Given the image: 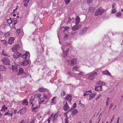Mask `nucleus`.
Segmentation results:
<instances>
[{
	"mask_svg": "<svg viewBox=\"0 0 123 123\" xmlns=\"http://www.w3.org/2000/svg\"><path fill=\"white\" fill-rule=\"evenodd\" d=\"M81 27V26H78L77 25H75L73 26L72 28V29L74 31H77Z\"/></svg>",
	"mask_w": 123,
	"mask_h": 123,
	"instance_id": "12",
	"label": "nucleus"
},
{
	"mask_svg": "<svg viewBox=\"0 0 123 123\" xmlns=\"http://www.w3.org/2000/svg\"><path fill=\"white\" fill-rule=\"evenodd\" d=\"M80 21V18L78 16H77L75 18V23L77 25H78Z\"/></svg>",
	"mask_w": 123,
	"mask_h": 123,
	"instance_id": "17",
	"label": "nucleus"
},
{
	"mask_svg": "<svg viewBox=\"0 0 123 123\" xmlns=\"http://www.w3.org/2000/svg\"><path fill=\"white\" fill-rule=\"evenodd\" d=\"M22 104L23 105H28V103L26 100H25L22 102Z\"/></svg>",
	"mask_w": 123,
	"mask_h": 123,
	"instance_id": "33",
	"label": "nucleus"
},
{
	"mask_svg": "<svg viewBox=\"0 0 123 123\" xmlns=\"http://www.w3.org/2000/svg\"><path fill=\"white\" fill-rule=\"evenodd\" d=\"M105 11V9L102 8H99L97 9L95 12V16L100 15Z\"/></svg>",
	"mask_w": 123,
	"mask_h": 123,
	"instance_id": "1",
	"label": "nucleus"
},
{
	"mask_svg": "<svg viewBox=\"0 0 123 123\" xmlns=\"http://www.w3.org/2000/svg\"><path fill=\"white\" fill-rule=\"evenodd\" d=\"M117 10H116V8H112V13L114 14L116 12Z\"/></svg>",
	"mask_w": 123,
	"mask_h": 123,
	"instance_id": "39",
	"label": "nucleus"
},
{
	"mask_svg": "<svg viewBox=\"0 0 123 123\" xmlns=\"http://www.w3.org/2000/svg\"><path fill=\"white\" fill-rule=\"evenodd\" d=\"M10 36V34L8 32L6 33L5 35V37H9Z\"/></svg>",
	"mask_w": 123,
	"mask_h": 123,
	"instance_id": "41",
	"label": "nucleus"
},
{
	"mask_svg": "<svg viewBox=\"0 0 123 123\" xmlns=\"http://www.w3.org/2000/svg\"><path fill=\"white\" fill-rule=\"evenodd\" d=\"M26 111V109L25 108H23L18 112V113H20L21 115L24 114Z\"/></svg>",
	"mask_w": 123,
	"mask_h": 123,
	"instance_id": "10",
	"label": "nucleus"
},
{
	"mask_svg": "<svg viewBox=\"0 0 123 123\" xmlns=\"http://www.w3.org/2000/svg\"><path fill=\"white\" fill-rule=\"evenodd\" d=\"M116 4L115 3H114L112 4V8H116Z\"/></svg>",
	"mask_w": 123,
	"mask_h": 123,
	"instance_id": "42",
	"label": "nucleus"
},
{
	"mask_svg": "<svg viewBox=\"0 0 123 123\" xmlns=\"http://www.w3.org/2000/svg\"><path fill=\"white\" fill-rule=\"evenodd\" d=\"M79 104L82 107H84V105H83L81 103V101H80L79 102Z\"/></svg>",
	"mask_w": 123,
	"mask_h": 123,
	"instance_id": "47",
	"label": "nucleus"
},
{
	"mask_svg": "<svg viewBox=\"0 0 123 123\" xmlns=\"http://www.w3.org/2000/svg\"><path fill=\"white\" fill-rule=\"evenodd\" d=\"M66 93L64 91H62V93H61V95L62 96H63L65 95Z\"/></svg>",
	"mask_w": 123,
	"mask_h": 123,
	"instance_id": "46",
	"label": "nucleus"
},
{
	"mask_svg": "<svg viewBox=\"0 0 123 123\" xmlns=\"http://www.w3.org/2000/svg\"><path fill=\"white\" fill-rule=\"evenodd\" d=\"M31 104H32V106L31 107V108H32L31 111L32 112H35L37 111V109L39 107V106H36L35 107L33 108L34 106L32 104V103H30Z\"/></svg>",
	"mask_w": 123,
	"mask_h": 123,
	"instance_id": "9",
	"label": "nucleus"
},
{
	"mask_svg": "<svg viewBox=\"0 0 123 123\" xmlns=\"http://www.w3.org/2000/svg\"><path fill=\"white\" fill-rule=\"evenodd\" d=\"M22 55L21 53L17 52L14 54L13 55V57L14 59H16L20 57Z\"/></svg>",
	"mask_w": 123,
	"mask_h": 123,
	"instance_id": "7",
	"label": "nucleus"
},
{
	"mask_svg": "<svg viewBox=\"0 0 123 123\" xmlns=\"http://www.w3.org/2000/svg\"><path fill=\"white\" fill-rule=\"evenodd\" d=\"M19 123H25V120H23L20 122Z\"/></svg>",
	"mask_w": 123,
	"mask_h": 123,
	"instance_id": "50",
	"label": "nucleus"
},
{
	"mask_svg": "<svg viewBox=\"0 0 123 123\" xmlns=\"http://www.w3.org/2000/svg\"><path fill=\"white\" fill-rule=\"evenodd\" d=\"M6 68L5 66L2 65L0 66V71H5Z\"/></svg>",
	"mask_w": 123,
	"mask_h": 123,
	"instance_id": "29",
	"label": "nucleus"
},
{
	"mask_svg": "<svg viewBox=\"0 0 123 123\" xmlns=\"http://www.w3.org/2000/svg\"><path fill=\"white\" fill-rule=\"evenodd\" d=\"M68 117H66L65 119V121H68Z\"/></svg>",
	"mask_w": 123,
	"mask_h": 123,
	"instance_id": "57",
	"label": "nucleus"
},
{
	"mask_svg": "<svg viewBox=\"0 0 123 123\" xmlns=\"http://www.w3.org/2000/svg\"><path fill=\"white\" fill-rule=\"evenodd\" d=\"M41 95V94L39 93L35 94L34 95V98L36 99H38L40 98Z\"/></svg>",
	"mask_w": 123,
	"mask_h": 123,
	"instance_id": "22",
	"label": "nucleus"
},
{
	"mask_svg": "<svg viewBox=\"0 0 123 123\" xmlns=\"http://www.w3.org/2000/svg\"><path fill=\"white\" fill-rule=\"evenodd\" d=\"M93 0H86L87 3L88 4H90L92 3Z\"/></svg>",
	"mask_w": 123,
	"mask_h": 123,
	"instance_id": "40",
	"label": "nucleus"
},
{
	"mask_svg": "<svg viewBox=\"0 0 123 123\" xmlns=\"http://www.w3.org/2000/svg\"><path fill=\"white\" fill-rule=\"evenodd\" d=\"M79 68V67L78 66H74L72 68L71 70L73 71L74 72L75 71H78Z\"/></svg>",
	"mask_w": 123,
	"mask_h": 123,
	"instance_id": "23",
	"label": "nucleus"
},
{
	"mask_svg": "<svg viewBox=\"0 0 123 123\" xmlns=\"http://www.w3.org/2000/svg\"><path fill=\"white\" fill-rule=\"evenodd\" d=\"M29 63V62L28 60H26L24 61H23L21 63V65L23 66H26Z\"/></svg>",
	"mask_w": 123,
	"mask_h": 123,
	"instance_id": "15",
	"label": "nucleus"
},
{
	"mask_svg": "<svg viewBox=\"0 0 123 123\" xmlns=\"http://www.w3.org/2000/svg\"><path fill=\"white\" fill-rule=\"evenodd\" d=\"M44 101V99L43 98H41L39 100V104H40L41 103L43 102Z\"/></svg>",
	"mask_w": 123,
	"mask_h": 123,
	"instance_id": "35",
	"label": "nucleus"
},
{
	"mask_svg": "<svg viewBox=\"0 0 123 123\" xmlns=\"http://www.w3.org/2000/svg\"><path fill=\"white\" fill-rule=\"evenodd\" d=\"M89 95V99L91 100L95 97L96 95V93H95Z\"/></svg>",
	"mask_w": 123,
	"mask_h": 123,
	"instance_id": "26",
	"label": "nucleus"
},
{
	"mask_svg": "<svg viewBox=\"0 0 123 123\" xmlns=\"http://www.w3.org/2000/svg\"><path fill=\"white\" fill-rule=\"evenodd\" d=\"M119 117L117 119V121L116 123H119Z\"/></svg>",
	"mask_w": 123,
	"mask_h": 123,
	"instance_id": "56",
	"label": "nucleus"
},
{
	"mask_svg": "<svg viewBox=\"0 0 123 123\" xmlns=\"http://www.w3.org/2000/svg\"><path fill=\"white\" fill-rule=\"evenodd\" d=\"M109 99H110V98L108 97H107V100L106 101L109 102Z\"/></svg>",
	"mask_w": 123,
	"mask_h": 123,
	"instance_id": "64",
	"label": "nucleus"
},
{
	"mask_svg": "<svg viewBox=\"0 0 123 123\" xmlns=\"http://www.w3.org/2000/svg\"><path fill=\"white\" fill-rule=\"evenodd\" d=\"M12 112L11 111H8L7 112L5 113L4 114V115L5 116H7L9 117L11 116H12Z\"/></svg>",
	"mask_w": 123,
	"mask_h": 123,
	"instance_id": "18",
	"label": "nucleus"
},
{
	"mask_svg": "<svg viewBox=\"0 0 123 123\" xmlns=\"http://www.w3.org/2000/svg\"><path fill=\"white\" fill-rule=\"evenodd\" d=\"M30 0H24V1H25L27 2V3H29V1Z\"/></svg>",
	"mask_w": 123,
	"mask_h": 123,
	"instance_id": "60",
	"label": "nucleus"
},
{
	"mask_svg": "<svg viewBox=\"0 0 123 123\" xmlns=\"http://www.w3.org/2000/svg\"><path fill=\"white\" fill-rule=\"evenodd\" d=\"M87 29L86 27H84L83 28L82 30H81L79 33V34L80 35H82L84 33L87 31Z\"/></svg>",
	"mask_w": 123,
	"mask_h": 123,
	"instance_id": "11",
	"label": "nucleus"
},
{
	"mask_svg": "<svg viewBox=\"0 0 123 123\" xmlns=\"http://www.w3.org/2000/svg\"><path fill=\"white\" fill-rule=\"evenodd\" d=\"M105 82H103L101 81H99L96 84L97 86V87H102V85H105Z\"/></svg>",
	"mask_w": 123,
	"mask_h": 123,
	"instance_id": "8",
	"label": "nucleus"
},
{
	"mask_svg": "<svg viewBox=\"0 0 123 123\" xmlns=\"http://www.w3.org/2000/svg\"><path fill=\"white\" fill-rule=\"evenodd\" d=\"M114 105V104L113 103H112L111 104L110 106L109 109L112 108L113 107V106Z\"/></svg>",
	"mask_w": 123,
	"mask_h": 123,
	"instance_id": "49",
	"label": "nucleus"
},
{
	"mask_svg": "<svg viewBox=\"0 0 123 123\" xmlns=\"http://www.w3.org/2000/svg\"><path fill=\"white\" fill-rule=\"evenodd\" d=\"M17 110L16 109H15V110H14V112H13V113L15 114L17 112Z\"/></svg>",
	"mask_w": 123,
	"mask_h": 123,
	"instance_id": "53",
	"label": "nucleus"
},
{
	"mask_svg": "<svg viewBox=\"0 0 123 123\" xmlns=\"http://www.w3.org/2000/svg\"><path fill=\"white\" fill-rule=\"evenodd\" d=\"M68 101V103L69 104H71V101L72 100V95L71 94H69L65 98Z\"/></svg>",
	"mask_w": 123,
	"mask_h": 123,
	"instance_id": "6",
	"label": "nucleus"
},
{
	"mask_svg": "<svg viewBox=\"0 0 123 123\" xmlns=\"http://www.w3.org/2000/svg\"><path fill=\"white\" fill-rule=\"evenodd\" d=\"M84 73L82 72H80V73H78L77 74L79 75H82L84 74Z\"/></svg>",
	"mask_w": 123,
	"mask_h": 123,
	"instance_id": "45",
	"label": "nucleus"
},
{
	"mask_svg": "<svg viewBox=\"0 0 123 123\" xmlns=\"http://www.w3.org/2000/svg\"><path fill=\"white\" fill-rule=\"evenodd\" d=\"M22 57L24 59H26L27 58V57H26V56L24 54L22 56Z\"/></svg>",
	"mask_w": 123,
	"mask_h": 123,
	"instance_id": "43",
	"label": "nucleus"
},
{
	"mask_svg": "<svg viewBox=\"0 0 123 123\" xmlns=\"http://www.w3.org/2000/svg\"><path fill=\"white\" fill-rule=\"evenodd\" d=\"M19 71L18 73L17 74L18 75H19L22 74L24 72V70L22 68H19Z\"/></svg>",
	"mask_w": 123,
	"mask_h": 123,
	"instance_id": "24",
	"label": "nucleus"
},
{
	"mask_svg": "<svg viewBox=\"0 0 123 123\" xmlns=\"http://www.w3.org/2000/svg\"><path fill=\"white\" fill-rule=\"evenodd\" d=\"M78 110L76 109H73L71 113L72 116H74L78 113Z\"/></svg>",
	"mask_w": 123,
	"mask_h": 123,
	"instance_id": "19",
	"label": "nucleus"
},
{
	"mask_svg": "<svg viewBox=\"0 0 123 123\" xmlns=\"http://www.w3.org/2000/svg\"><path fill=\"white\" fill-rule=\"evenodd\" d=\"M56 97H54L53 98L52 100V103L54 104H55L56 102Z\"/></svg>",
	"mask_w": 123,
	"mask_h": 123,
	"instance_id": "32",
	"label": "nucleus"
},
{
	"mask_svg": "<svg viewBox=\"0 0 123 123\" xmlns=\"http://www.w3.org/2000/svg\"><path fill=\"white\" fill-rule=\"evenodd\" d=\"M1 62L4 65H9L10 64V61L7 58L3 57L1 60Z\"/></svg>",
	"mask_w": 123,
	"mask_h": 123,
	"instance_id": "2",
	"label": "nucleus"
},
{
	"mask_svg": "<svg viewBox=\"0 0 123 123\" xmlns=\"http://www.w3.org/2000/svg\"><path fill=\"white\" fill-rule=\"evenodd\" d=\"M1 41L2 43L5 46H6L7 45V42L4 40H1Z\"/></svg>",
	"mask_w": 123,
	"mask_h": 123,
	"instance_id": "34",
	"label": "nucleus"
},
{
	"mask_svg": "<svg viewBox=\"0 0 123 123\" xmlns=\"http://www.w3.org/2000/svg\"><path fill=\"white\" fill-rule=\"evenodd\" d=\"M101 87H97V86H95V90L96 91H101L102 90V89Z\"/></svg>",
	"mask_w": 123,
	"mask_h": 123,
	"instance_id": "30",
	"label": "nucleus"
},
{
	"mask_svg": "<svg viewBox=\"0 0 123 123\" xmlns=\"http://www.w3.org/2000/svg\"><path fill=\"white\" fill-rule=\"evenodd\" d=\"M2 54L3 55L6 56H8V55L6 51L4 49H3L2 51Z\"/></svg>",
	"mask_w": 123,
	"mask_h": 123,
	"instance_id": "20",
	"label": "nucleus"
},
{
	"mask_svg": "<svg viewBox=\"0 0 123 123\" xmlns=\"http://www.w3.org/2000/svg\"><path fill=\"white\" fill-rule=\"evenodd\" d=\"M15 38L13 37H10L8 39V43L10 44H12L14 42Z\"/></svg>",
	"mask_w": 123,
	"mask_h": 123,
	"instance_id": "13",
	"label": "nucleus"
},
{
	"mask_svg": "<svg viewBox=\"0 0 123 123\" xmlns=\"http://www.w3.org/2000/svg\"><path fill=\"white\" fill-rule=\"evenodd\" d=\"M122 15V14L120 12H119L117 13L116 15V16L117 17H119L120 16H121Z\"/></svg>",
	"mask_w": 123,
	"mask_h": 123,
	"instance_id": "36",
	"label": "nucleus"
},
{
	"mask_svg": "<svg viewBox=\"0 0 123 123\" xmlns=\"http://www.w3.org/2000/svg\"><path fill=\"white\" fill-rule=\"evenodd\" d=\"M43 97L45 99H46L47 98V96L46 95H44L43 96Z\"/></svg>",
	"mask_w": 123,
	"mask_h": 123,
	"instance_id": "58",
	"label": "nucleus"
},
{
	"mask_svg": "<svg viewBox=\"0 0 123 123\" xmlns=\"http://www.w3.org/2000/svg\"><path fill=\"white\" fill-rule=\"evenodd\" d=\"M102 73L103 74L105 75H107L110 76L111 75V73L107 70L102 71Z\"/></svg>",
	"mask_w": 123,
	"mask_h": 123,
	"instance_id": "25",
	"label": "nucleus"
},
{
	"mask_svg": "<svg viewBox=\"0 0 123 123\" xmlns=\"http://www.w3.org/2000/svg\"><path fill=\"white\" fill-rule=\"evenodd\" d=\"M68 36V35L67 34H65L64 36L65 37H67Z\"/></svg>",
	"mask_w": 123,
	"mask_h": 123,
	"instance_id": "62",
	"label": "nucleus"
},
{
	"mask_svg": "<svg viewBox=\"0 0 123 123\" xmlns=\"http://www.w3.org/2000/svg\"><path fill=\"white\" fill-rule=\"evenodd\" d=\"M76 103H75L73 105V107L74 108L76 107Z\"/></svg>",
	"mask_w": 123,
	"mask_h": 123,
	"instance_id": "52",
	"label": "nucleus"
},
{
	"mask_svg": "<svg viewBox=\"0 0 123 123\" xmlns=\"http://www.w3.org/2000/svg\"><path fill=\"white\" fill-rule=\"evenodd\" d=\"M58 115V113H56L54 116H53L54 115L53 114L51 115L50 117V120H51L52 121H54L56 119Z\"/></svg>",
	"mask_w": 123,
	"mask_h": 123,
	"instance_id": "5",
	"label": "nucleus"
},
{
	"mask_svg": "<svg viewBox=\"0 0 123 123\" xmlns=\"http://www.w3.org/2000/svg\"><path fill=\"white\" fill-rule=\"evenodd\" d=\"M101 94H99L98 96L96 98V99L95 100H97L100 97H101Z\"/></svg>",
	"mask_w": 123,
	"mask_h": 123,
	"instance_id": "44",
	"label": "nucleus"
},
{
	"mask_svg": "<svg viewBox=\"0 0 123 123\" xmlns=\"http://www.w3.org/2000/svg\"><path fill=\"white\" fill-rule=\"evenodd\" d=\"M65 3V4L67 5L68 4L70 1V0H64Z\"/></svg>",
	"mask_w": 123,
	"mask_h": 123,
	"instance_id": "38",
	"label": "nucleus"
},
{
	"mask_svg": "<svg viewBox=\"0 0 123 123\" xmlns=\"http://www.w3.org/2000/svg\"><path fill=\"white\" fill-rule=\"evenodd\" d=\"M69 50V49L68 48L65 51H63V57H66V56H67L68 53V51Z\"/></svg>",
	"mask_w": 123,
	"mask_h": 123,
	"instance_id": "21",
	"label": "nucleus"
},
{
	"mask_svg": "<svg viewBox=\"0 0 123 123\" xmlns=\"http://www.w3.org/2000/svg\"><path fill=\"white\" fill-rule=\"evenodd\" d=\"M67 74L69 75H71L72 74L71 72H68Z\"/></svg>",
	"mask_w": 123,
	"mask_h": 123,
	"instance_id": "54",
	"label": "nucleus"
},
{
	"mask_svg": "<svg viewBox=\"0 0 123 123\" xmlns=\"http://www.w3.org/2000/svg\"><path fill=\"white\" fill-rule=\"evenodd\" d=\"M50 120H50V118L48 120V123H49L50 122Z\"/></svg>",
	"mask_w": 123,
	"mask_h": 123,
	"instance_id": "59",
	"label": "nucleus"
},
{
	"mask_svg": "<svg viewBox=\"0 0 123 123\" xmlns=\"http://www.w3.org/2000/svg\"><path fill=\"white\" fill-rule=\"evenodd\" d=\"M24 6L25 7H26L28 5V3L25 1H24Z\"/></svg>",
	"mask_w": 123,
	"mask_h": 123,
	"instance_id": "48",
	"label": "nucleus"
},
{
	"mask_svg": "<svg viewBox=\"0 0 123 123\" xmlns=\"http://www.w3.org/2000/svg\"><path fill=\"white\" fill-rule=\"evenodd\" d=\"M112 117V119H111V121H110V123H112V121H113V119L114 118V116H113Z\"/></svg>",
	"mask_w": 123,
	"mask_h": 123,
	"instance_id": "51",
	"label": "nucleus"
},
{
	"mask_svg": "<svg viewBox=\"0 0 123 123\" xmlns=\"http://www.w3.org/2000/svg\"><path fill=\"white\" fill-rule=\"evenodd\" d=\"M62 29H64V31H65L67 29L63 27L62 28Z\"/></svg>",
	"mask_w": 123,
	"mask_h": 123,
	"instance_id": "61",
	"label": "nucleus"
},
{
	"mask_svg": "<svg viewBox=\"0 0 123 123\" xmlns=\"http://www.w3.org/2000/svg\"><path fill=\"white\" fill-rule=\"evenodd\" d=\"M19 47V46L18 45H15L12 48V51L14 52L16 51H17V50L18 49V48Z\"/></svg>",
	"mask_w": 123,
	"mask_h": 123,
	"instance_id": "27",
	"label": "nucleus"
},
{
	"mask_svg": "<svg viewBox=\"0 0 123 123\" xmlns=\"http://www.w3.org/2000/svg\"><path fill=\"white\" fill-rule=\"evenodd\" d=\"M7 109V107L5 105H4L2 107L1 111H4Z\"/></svg>",
	"mask_w": 123,
	"mask_h": 123,
	"instance_id": "28",
	"label": "nucleus"
},
{
	"mask_svg": "<svg viewBox=\"0 0 123 123\" xmlns=\"http://www.w3.org/2000/svg\"><path fill=\"white\" fill-rule=\"evenodd\" d=\"M13 71L14 72H17L18 71L17 67L16 65H12V66Z\"/></svg>",
	"mask_w": 123,
	"mask_h": 123,
	"instance_id": "14",
	"label": "nucleus"
},
{
	"mask_svg": "<svg viewBox=\"0 0 123 123\" xmlns=\"http://www.w3.org/2000/svg\"><path fill=\"white\" fill-rule=\"evenodd\" d=\"M25 54L26 56V57H27L29 55V53H28L26 52L25 54Z\"/></svg>",
	"mask_w": 123,
	"mask_h": 123,
	"instance_id": "55",
	"label": "nucleus"
},
{
	"mask_svg": "<svg viewBox=\"0 0 123 123\" xmlns=\"http://www.w3.org/2000/svg\"><path fill=\"white\" fill-rule=\"evenodd\" d=\"M34 123V121L33 120H32L30 123Z\"/></svg>",
	"mask_w": 123,
	"mask_h": 123,
	"instance_id": "63",
	"label": "nucleus"
},
{
	"mask_svg": "<svg viewBox=\"0 0 123 123\" xmlns=\"http://www.w3.org/2000/svg\"><path fill=\"white\" fill-rule=\"evenodd\" d=\"M69 108V106L68 105V103L66 102L64 106V110L65 111H67Z\"/></svg>",
	"mask_w": 123,
	"mask_h": 123,
	"instance_id": "16",
	"label": "nucleus"
},
{
	"mask_svg": "<svg viewBox=\"0 0 123 123\" xmlns=\"http://www.w3.org/2000/svg\"><path fill=\"white\" fill-rule=\"evenodd\" d=\"M68 64L70 66H73L74 64L77 63V60L76 59L74 58L72 60H68L67 61Z\"/></svg>",
	"mask_w": 123,
	"mask_h": 123,
	"instance_id": "3",
	"label": "nucleus"
},
{
	"mask_svg": "<svg viewBox=\"0 0 123 123\" xmlns=\"http://www.w3.org/2000/svg\"><path fill=\"white\" fill-rule=\"evenodd\" d=\"M97 76V73L96 72H95L93 74L90 75L88 77V78L90 80H93L95 79V77Z\"/></svg>",
	"mask_w": 123,
	"mask_h": 123,
	"instance_id": "4",
	"label": "nucleus"
},
{
	"mask_svg": "<svg viewBox=\"0 0 123 123\" xmlns=\"http://www.w3.org/2000/svg\"><path fill=\"white\" fill-rule=\"evenodd\" d=\"M12 19L10 18L9 19H7V23L9 25H10L12 23Z\"/></svg>",
	"mask_w": 123,
	"mask_h": 123,
	"instance_id": "31",
	"label": "nucleus"
},
{
	"mask_svg": "<svg viewBox=\"0 0 123 123\" xmlns=\"http://www.w3.org/2000/svg\"><path fill=\"white\" fill-rule=\"evenodd\" d=\"M91 92V90L89 91H86V92H85V93L84 95V96H86V95H89V94H87V93L88 92Z\"/></svg>",
	"mask_w": 123,
	"mask_h": 123,
	"instance_id": "37",
	"label": "nucleus"
}]
</instances>
